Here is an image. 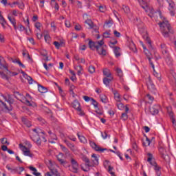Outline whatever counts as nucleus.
I'll list each match as a JSON object with an SVG mask.
<instances>
[{
	"mask_svg": "<svg viewBox=\"0 0 176 176\" xmlns=\"http://www.w3.org/2000/svg\"><path fill=\"white\" fill-rule=\"evenodd\" d=\"M87 41H89L88 45L91 50H96L97 53L99 54L100 56H107V50L104 47V45L105 44L104 39L94 42L88 38L85 42Z\"/></svg>",
	"mask_w": 176,
	"mask_h": 176,
	"instance_id": "f257e3e1",
	"label": "nucleus"
},
{
	"mask_svg": "<svg viewBox=\"0 0 176 176\" xmlns=\"http://www.w3.org/2000/svg\"><path fill=\"white\" fill-rule=\"evenodd\" d=\"M14 102V100L12 98L10 94L4 96L0 92V107L4 108L6 111H12V104Z\"/></svg>",
	"mask_w": 176,
	"mask_h": 176,
	"instance_id": "f03ea898",
	"label": "nucleus"
},
{
	"mask_svg": "<svg viewBox=\"0 0 176 176\" xmlns=\"http://www.w3.org/2000/svg\"><path fill=\"white\" fill-rule=\"evenodd\" d=\"M32 131H34V133L30 136L31 140H32V141L37 145H41L42 141L41 140L39 134H45V131H42L40 129H32Z\"/></svg>",
	"mask_w": 176,
	"mask_h": 176,
	"instance_id": "7ed1b4c3",
	"label": "nucleus"
},
{
	"mask_svg": "<svg viewBox=\"0 0 176 176\" xmlns=\"http://www.w3.org/2000/svg\"><path fill=\"white\" fill-rule=\"evenodd\" d=\"M80 159L84 162L85 166H82V170L85 172L90 171V167H93V163L90 162V160L87 157V156L84 154L80 155Z\"/></svg>",
	"mask_w": 176,
	"mask_h": 176,
	"instance_id": "20e7f679",
	"label": "nucleus"
},
{
	"mask_svg": "<svg viewBox=\"0 0 176 176\" xmlns=\"http://www.w3.org/2000/svg\"><path fill=\"white\" fill-rule=\"evenodd\" d=\"M14 97L15 98H16V100H19V101L25 100V104L28 105V107H33V108H35L36 107V103L27 100V98H25V97L23 96V95L19 91L14 92Z\"/></svg>",
	"mask_w": 176,
	"mask_h": 176,
	"instance_id": "39448f33",
	"label": "nucleus"
},
{
	"mask_svg": "<svg viewBox=\"0 0 176 176\" xmlns=\"http://www.w3.org/2000/svg\"><path fill=\"white\" fill-rule=\"evenodd\" d=\"M0 69H6L7 71L6 74L8 76H16L19 75V73L17 72H12L9 71L8 65L5 63L3 58H0Z\"/></svg>",
	"mask_w": 176,
	"mask_h": 176,
	"instance_id": "423d86ee",
	"label": "nucleus"
},
{
	"mask_svg": "<svg viewBox=\"0 0 176 176\" xmlns=\"http://www.w3.org/2000/svg\"><path fill=\"white\" fill-rule=\"evenodd\" d=\"M147 155L148 156V158L147 159V162H148V163H150L151 166H154L155 171V172L160 171V169L162 168H160V166H159L157 164H156V162L153 160V155L151 153H148Z\"/></svg>",
	"mask_w": 176,
	"mask_h": 176,
	"instance_id": "0eeeda50",
	"label": "nucleus"
},
{
	"mask_svg": "<svg viewBox=\"0 0 176 176\" xmlns=\"http://www.w3.org/2000/svg\"><path fill=\"white\" fill-rule=\"evenodd\" d=\"M6 168L12 174L21 175V173H23V171H24V167H10V166H7Z\"/></svg>",
	"mask_w": 176,
	"mask_h": 176,
	"instance_id": "6e6552de",
	"label": "nucleus"
},
{
	"mask_svg": "<svg viewBox=\"0 0 176 176\" xmlns=\"http://www.w3.org/2000/svg\"><path fill=\"white\" fill-rule=\"evenodd\" d=\"M159 152L162 159H164V160H165L166 162H168L170 160V156H168V155L167 154V151H166V148L163 147H160L159 148Z\"/></svg>",
	"mask_w": 176,
	"mask_h": 176,
	"instance_id": "1a4fd4ad",
	"label": "nucleus"
},
{
	"mask_svg": "<svg viewBox=\"0 0 176 176\" xmlns=\"http://www.w3.org/2000/svg\"><path fill=\"white\" fill-rule=\"evenodd\" d=\"M19 148L23 152V155L25 156H29V157H32V154L28 148L25 146L23 145L22 144H19Z\"/></svg>",
	"mask_w": 176,
	"mask_h": 176,
	"instance_id": "9d476101",
	"label": "nucleus"
},
{
	"mask_svg": "<svg viewBox=\"0 0 176 176\" xmlns=\"http://www.w3.org/2000/svg\"><path fill=\"white\" fill-rule=\"evenodd\" d=\"M166 2L169 5L168 10H170V16H175V9L174 8L175 4L173 0H166Z\"/></svg>",
	"mask_w": 176,
	"mask_h": 176,
	"instance_id": "9b49d317",
	"label": "nucleus"
},
{
	"mask_svg": "<svg viewBox=\"0 0 176 176\" xmlns=\"http://www.w3.org/2000/svg\"><path fill=\"white\" fill-rule=\"evenodd\" d=\"M89 145L90 146H91V148H93V149L96 150V152H104V151H107V148H102L101 147H100V146H98L97 144H96V142L90 141L89 142Z\"/></svg>",
	"mask_w": 176,
	"mask_h": 176,
	"instance_id": "f8f14e48",
	"label": "nucleus"
},
{
	"mask_svg": "<svg viewBox=\"0 0 176 176\" xmlns=\"http://www.w3.org/2000/svg\"><path fill=\"white\" fill-rule=\"evenodd\" d=\"M161 52L164 56H168L170 54V52H168V47H167V45L164 43H161L160 45Z\"/></svg>",
	"mask_w": 176,
	"mask_h": 176,
	"instance_id": "ddd939ff",
	"label": "nucleus"
},
{
	"mask_svg": "<svg viewBox=\"0 0 176 176\" xmlns=\"http://www.w3.org/2000/svg\"><path fill=\"white\" fill-rule=\"evenodd\" d=\"M146 85L150 91H155V90H156V87H155V84H153L151 78L147 79Z\"/></svg>",
	"mask_w": 176,
	"mask_h": 176,
	"instance_id": "4468645a",
	"label": "nucleus"
},
{
	"mask_svg": "<svg viewBox=\"0 0 176 176\" xmlns=\"http://www.w3.org/2000/svg\"><path fill=\"white\" fill-rule=\"evenodd\" d=\"M160 108V107L158 104H155L152 107H150V113H151V115H157V113H159Z\"/></svg>",
	"mask_w": 176,
	"mask_h": 176,
	"instance_id": "2eb2a0df",
	"label": "nucleus"
},
{
	"mask_svg": "<svg viewBox=\"0 0 176 176\" xmlns=\"http://www.w3.org/2000/svg\"><path fill=\"white\" fill-rule=\"evenodd\" d=\"M144 52L148 60V63H149L150 65H151L152 68L155 69V65L153 64V62L152 61V58L151 57V53L149 52V50H145Z\"/></svg>",
	"mask_w": 176,
	"mask_h": 176,
	"instance_id": "dca6fc26",
	"label": "nucleus"
},
{
	"mask_svg": "<svg viewBox=\"0 0 176 176\" xmlns=\"http://www.w3.org/2000/svg\"><path fill=\"white\" fill-rule=\"evenodd\" d=\"M47 166L50 170L51 173H57V169L54 168V164L53 163V162H52V160L48 161Z\"/></svg>",
	"mask_w": 176,
	"mask_h": 176,
	"instance_id": "f3484780",
	"label": "nucleus"
},
{
	"mask_svg": "<svg viewBox=\"0 0 176 176\" xmlns=\"http://www.w3.org/2000/svg\"><path fill=\"white\" fill-rule=\"evenodd\" d=\"M113 94L114 95V98L116 102H122V98H120V94L116 90H112Z\"/></svg>",
	"mask_w": 176,
	"mask_h": 176,
	"instance_id": "a211bd4d",
	"label": "nucleus"
},
{
	"mask_svg": "<svg viewBox=\"0 0 176 176\" xmlns=\"http://www.w3.org/2000/svg\"><path fill=\"white\" fill-rule=\"evenodd\" d=\"M165 61L169 67H173V58L170 56V54L168 56H164Z\"/></svg>",
	"mask_w": 176,
	"mask_h": 176,
	"instance_id": "6ab92c4d",
	"label": "nucleus"
},
{
	"mask_svg": "<svg viewBox=\"0 0 176 176\" xmlns=\"http://www.w3.org/2000/svg\"><path fill=\"white\" fill-rule=\"evenodd\" d=\"M8 19L9 20V21L11 23V24H12L14 29L15 30V31H17V23L16 22V19L10 16H8Z\"/></svg>",
	"mask_w": 176,
	"mask_h": 176,
	"instance_id": "aec40b11",
	"label": "nucleus"
},
{
	"mask_svg": "<svg viewBox=\"0 0 176 176\" xmlns=\"http://www.w3.org/2000/svg\"><path fill=\"white\" fill-rule=\"evenodd\" d=\"M65 143L68 146V148H69V149H71V151H72V152H75L76 151L77 148L75 146V144H72L68 140H65Z\"/></svg>",
	"mask_w": 176,
	"mask_h": 176,
	"instance_id": "412c9836",
	"label": "nucleus"
},
{
	"mask_svg": "<svg viewBox=\"0 0 176 176\" xmlns=\"http://www.w3.org/2000/svg\"><path fill=\"white\" fill-rule=\"evenodd\" d=\"M22 74L25 79H27L29 85H32V83H34V79H32V77L28 76V74H25L24 72H22Z\"/></svg>",
	"mask_w": 176,
	"mask_h": 176,
	"instance_id": "4be33fe9",
	"label": "nucleus"
},
{
	"mask_svg": "<svg viewBox=\"0 0 176 176\" xmlns=\"http://www.w3.org/2000/svg\"><path fill=\"white\" fill-rule=\"evenodd\" d=\"M113 80V77H104L103 78V83L105 85V86L108 87L109 86V83Z\"/></svg>",
	"mask_w": 176,
	"mask_h": 176,
	"instance_id": "5701e85b",
	"label": "nucleus"
},
{
	"mask_svg": "<svg viewBox=\"0 0 176 176\" xmlns=\"http://www.w3.org/2000/svg\"><path fill=\"white\" fill-rule=\"evenodd\" d=\"M91 157V163L94 165L93 167H94V166H98V157H97L96 154H92Z\"/></svg>",
	"mask_w": 176,
	"mask_h": 176,
	"instance_id": "b1692460",
	"label": "nucleus"
},
{
	"mask_svg": "<svg viewBox=\"0 0 176 176\" xmlns=\"http://www.w3.org/2000/svg\"><path fill=\"white\" fill-rule=\"evenodd\" d=\"M72 107L76 109V111H77L78 109L79 110V109H80V103L79 102V101H78V100H75L73 101V102L72 103Z\"/></svg>",
	"mask_w": 176,
	"mask_h": 176,
	"instance_id": "393cba45",
	"label": "nucleus"
},
{
	"mask_svg": "<svg viewBox=\"0 0 176 176\" xmlns=\"http://www.w3.org/2000/svg\"><path fill=\"white\" fill-rule=\"evenodd\" d=\"M21 120H22V122L23 123V124L27 126V127H31V126H32L31 121L28 120V119L27 118L22 117Z\"/></svg>",
	"mask_w": 176,
	"mask_h": 176,
	"instance_id": "a878e982",
	"label": "nucleus"
},
{
	"mask_svg": "<svg viewBox=\"0 0 176 176\" xmlns=\"http://www.w3.org/2000/svg\"><path fill=\"white\" fill-rule=\"evenodd\" d=\"M167 111L169 116L171 118L172 123L174 124L175 123V118H174V113L171 111V107H167Z\"/></svg>",
	"mask_w": 176,
	"mask_h": 176,
	"instance_id": "bb28decb",
	"label": "nucleus"
},
{
	"mask_svg": "<svg viewBox=\"0 0 176 176\" xmlns=\"http://www.w3.org/2000/svg\"><path fill=\"white\" fill-rule=\"evenodd\" d=\"M103 75L105 78H109L112 76V73L111 72V70L106 68L103 70Z\"/></svg>",
	"mask_w": 176,
	"mask_h": 176,
	"instance_id": "cd10ccee",
	"label": "nucleus"
},
{
	"mask_svg": "<svg viewBox=\"0 0 176 176\" xmlns=\"http://www.w3.org/2000/svg\"><path fill=\"white\" fill-rule=\"evenodd\" d=\"M54 45L56 49H60V47H61V46H64L65 43H64V41H54Z\"/></svg>",
	"mask_w": 176,
	"mask_h": 176,
	"instance_id": "c85d7f7f",
	"label": "nucleus"
},
{
	"mask_svg": "<svg viewBox=\"0 0 176 176\" xmlns=\"http://www.w3.org/2000/svg\"><path fill=\"white\" fill-rule=\"evenodd\" d=\"M51 6L52 8H54L56 10H58L60 9V6H58V3H57L56 0H51Z\"/></svg>",
	"mask_w": 176,
	"mask_h": 176,
	"instance_id": "c756f323",
	"label": "nucleus"
},
{
	"mask_svg": "<svg viewBox=\"0 0 176 176\" xmlns=\"http://www.w3.org/2000/svg\"><path fill=\"white\" fill-rule=\"evenodd\" d=\"M74 69L77 71V75L80 76L82 74V72L83 71V67H82V65H76L74 66Z\"/></svg>",
	"mask_w": 176,
	"mask_h": 176,
	"instance_id": "7c9ffc66",
	"label": "nucleus"
},
{
	"mask_svg": "<svg viewBox=\"0 0 176 176\" xmlns=\"http://www.w3.org/2000/svg\"><path fill=\"white\" fill-rule=\"evenodd\" d=\"M117 43L118 40L116 38H113L109 42V46L113 49V47H115V45H116Z\"/></svg>",
	"mask_w": 176,
	"mask_h": 176,
	"instance_id": "2f4dec72",
	"label": "nucleus"
},
{
	"mask_svg": "<svg viewBox=\"0 0 176 176\" xmlns=\"http://www.w3.org/2000/svg\"><path fill=\"white\" fill-rule=\"evenodd\" d=\"M129 49L131 50L133 53H137V47H135V44L134 43L131 42L129 45Z\"/></svg>",
	"mask_w": 176,
	"mask_h": 176,
	"instance_id": "473e14b6",
	"label": "nucleus"
},
{
	"mask_svg": "<svg viewBox=\"0 0 176 176\" xmlns=\"http://www.w3.org/2000/svg\"><path fill=\"white\" fill-rule=\"evenodd\" d=\"M116 57H120V47H115L113 48Z\"/></svg>",
	"mask_w": 176,
	"mask_h": 176,
	"instance_id": "72a5a7b5",
	"label": "nucleus"
},
{
	"mask_svg": "<svg viewBox=\"0 0 176 176\" xmlns=\"http://www.w3.org/2000/svg\"><path fill=\"white\" fill-rule=\"evenodd\" d=\"M77 136L78 139L80 140V142H82V144H87V140H86V138L83 135H80L79 133H77Z\"/></svg>",
	"mask_w": 176,
	"mask_h": 176,
	"instance_id": "f704fd0d",
	"label": "nucleus"
},
{
	"mask_svg": "<svg viewBox=\"0 0 176 176\" xmlns=\"http://www.w3.org/2000/svg\"><path fill=\"white\" fill-rule=\"evenodd\" d=\"M29 169H30V171L33 172L32 174L34 175H41V173H38L35 167L29 166Z\"/></svg>",
	"mask_w": 176,
	"mask_h": 176,
	"instance_id": "c9c22d12",
	"label": "nucleus"
},
{
	"mask_svg": "<svg viewBox=\"0 0 176 176\" xmlns=\"http://www.w3.org/2000/svg\"><path fill=\"white\" fill-rule=\"evenodd\" d=\"M38 89L39 93H47V88H46L41 85H38Z\"/></svg>",
	"mask_w": 176,
	"mask_h": 176,
	"instance_id": "e433bc0d",
	"label": "nucleus"
},
{
	"mask_svg": "<svg viewBox=\"0 0 176 176\" xmlns=\"http://www.w3.org/2000/svg\"><path fill=\"white\" fill-rule=\"evenodd\" d=\"M100 101H102L104 104H107L108 102V98H107V96L105 94H101L100 95Z\"/></svg>",
	"mask_w": 176,
	"mask_h": 176,
	"instance_id": "4c0bfd02",
	"label": "nucleus"
},
{
	"mask_svg": "<svg viewBox=\"0 0 176 176\" xmlns=\"http://www.w3.org/2000/svg\"><path fill=\"white\" fill-rule=\"evenodd\" d=\"M12 63L14 64H18L19 67H21L22 68H25V65H24V64H23L20 60L14 59Z\"/></svg>",
	"mask_w": 176,
	"mask_h": 176,
	"instance_id": "58836bf2",
	"label": "nucleus"
},
{
	"mask_svg": "<svg viewBox=\"0 0 176 176\" xmlns=\"http://www.w3.org/2000/svg\"><path fill=\"white\" fill-rule=\"evenodd\" d=\"M116 72L117 73L118 76H119V78L123 77V72L122 71V69L117 67L116 68Z\"/></svg>",
	"mask_w": 176,
	"mask_h": 176,
	"instance_id": "ea45409f",
	"label": "nucleus"
},
{
	"mask_svg": "<svg viewBox=\"0 0 176 176\" xmlns=\"http://www.w3.org/2000/svg\"><path fill=\"white\" fill-rule=\"evenodd\" d=\"M48 134H50V137L51 138V140H53L55 141L57 140V135H56V134L52 133L50 130L48 131Z\"/></svg>",
	"mask_w": 176,
	"mask_h": 176,
	"instance_id": "a19ab883",
	"label": "nucleus"
},
{
	"mask_svg": "<svg viewBox=\"0 0 176 176\" xmlns=\"http://www.w3.org/2000/svg\"><path fill=\"white\" fill-rule=\"evenodd\" d=\"M116 106L117 108L120 109V111H123V109H124V104H123V103H121V102H117Z\"/></svg>",
	"mask_w": 176,
	"mask_h": 176,
	"instance_id": "79ce46f5",
	"label": "nucleus"
},
{
	"mask_svg": "<svg viewBox=\"0 0 176 176\" xmlns=\"http://www.w3.org/2000/svg\"><path fill=\"white\" fill-rule=\"evenodd\" d=\"M113 24V21H112V19H110L109 21H107L105 22L104 25L107 28H110V27H112V25Z\"/></svg>",
	"mask_w": 176,
	"mask_h": 176,
	"instance_id": "37998d69",
	"label": "nucleus"
},
{
	"mask_svg": "<svg viewBox=\"0 0 176 176\" xmlns=\"http://www.w3.org/2000/svg\"><path fill=\"white\" fill-rule=\"evenodd\" d=\"M60 149L63 151V152H64L66 155H68V153H69V150H68V148H67V147H65L64 145L60 144Z\"/></svg>",
	"mask_w": 176,
	"mask_h": 176,
	"instance_id": "c03bdc74",
	"label": "nucleus"
},
{
	"mask_svg": "<svg viewBox=\"0 0 176 176\" xmlns=\"http://www.w3.org/2000/svg\"><path fill=\"white\" fill-rule=\"evenodd\" d=\"M153 69V75L154 76H155V78H157V79H158V80H162V76H160V74H159L158 73L156 72V70H155V66H154V69Z\"/></svg>",
	"mask_w": 176,
	"mask_h": 176,
	"instance_id": "a18cd8bd",
	"label": "nucleus"
},
{
	"mask_svg": "<svg viewBox=\"0 0 176 176\" xmlns=\"http://www.w3.org/2000/svg\"><path fill=\"white\" fill-rule=\"evenodd\" d=\"M143 38H144V39H145L147 43H148V45H150V46H152V41L149 38V36H148V34L144 35Z\"/></svg>",
	"mask_w": 176,
	"mask_h": 176,
	"instance_id": "49530a36",
	"label": "nucleus"
},
{
	"mask_svg": "<svg viewBox=\"0 0 176 176\" xmlns=\"http://www.w3.org/2000/svg\"><path fill=\"white\" fill-rule=\"evenodd\" d=\"M88 72H89V74H94V72H96V67L93 65H90L88 68Z\"/></svg>",
	"mask_w": 176,
	"mask_h": 176,
	"instance_id": "de8ad7c7",
	"label": "nucleus"
},
{
	"mask_svg": "<svg viewBox=\"0 0 176 176\" xmlns=\"http://www.w3.org/2000/svg\"><path fill=\"white\" fill-rule=\"evenodd\" d=\"M101 135H102V138H103V140H107V138H108V137H109V138H110V137H111V135H108V133H107V132L106 131H104V132H101Z\"/></svg>",
	"mask_w": 176,
	"mask_h": 176,
	"instance_id": "09e8293b",
	"label": "nucleus"
},
{
	"mask_svg": "<svg viewBox=\"0 0 176 176\" xmlns=\"http://www.w3.org/2000/svg\"><path fill=\"white\" fill-rule=\"evenodd\" d=\"M0 23L1 24L3 28H6V21L5 20V18H1V19H0Z\"/></svg>",
	"mask_w": 176,
	"mask_h": 176,
	"instance_id": "8fccbe9b",
	"label": "nucleus"
},
{
	"mask_svg": "<svg viewBox=\"0 0 176 176\" xmlns=\"http://www.w3.org/2000/svg\"><path fill=\"white\" fill-rule=\"evenodd\" d=\"M122 10H124V13H130V8L127 6H122Z\"/></svg>",
	"mask_w": 176,
	"mask_h": 176,
	"instance_id": "3c124183",
	"label": "nucleus"
},
{
	"mask_svg": "<svg viewBox=\"0 0 176 176\" xmlns=\"http://www.w3.org/2000/svg\"><path fill=\"white\" fill-rule=\"evenodd\" d=\"M121 119L123 120H127L129 119V116L127 115V113H122L121 115Z\"/></svg>",
	"mask_w": 176,
	"mask_h": 176,
	"instance_id": "603ef678",
	"label": "nucleus"
},
{
	"mask_svg": "<svg viewBox=\"0 0 176 176\" xmlns=\"http://www.w3.org/2000/svg\"><path fill=\"white\" fill-rule=\"evenodd\" d=\"M0 76L2 78V79H6V80H9V78L8 77V75L5 74L3 72H0Z\"/></svg>",
	"mask_w": 176,
	"mask_h": 176,
	"instance_id": "864d4df0",
	"label": "nucleus"
},
{
	"mask_svg": "<svg viewBox=\"0 0 176 176\" xmlns=\"http://www.w3.org/2000/svg\"><path fill=\"white\" fill-rule=\"evenodd\" d=\"M95 112L97 113V115H98L99 116H101V115H102V111H101V109H98V107H95Z\"/></svg>",
	"mask_w": 176,
	"mask_h": 176,
	"instance_id": "5fc2aeb1",
	"label": "nucleus"
},
{
	"mask_svg": "<svg viewBox=\"0 0 176 176\" xmlns=\"http://www.w3.org/2000/svg\"><path fill=\"white\" fill-rule=\"evenodd\" d=\"M85 23H86V24H87L88 25H89V27H90L91 28H93V25H94V23H93V21H91V20H90V19L86 20V21H85Z\"/></svg>",
	"mask_w": 176,
	"mask_h": 176,
	"instance_id": "6e6d98bb",
	"label": "nucleus"
},
{
	"mask_svg": "<svg viewBox=\"0 0 176 176\" xmlns=\"http://www.w3.org/2000/svg\"><path fill=\"white\" fill-rule=\"evenodd\" d=\"M44 38H45V41L47 43H49L50 42V35L49 34H45L44 36Z\"/></svg>",
	"mask_w": 176,
	"mask_h": 176,
	"instance_id": "4d7b16f0",
	"label": "nucleus"
},
{
	"mask_svg": "<svg viewBox=\"0 0 176 176\" xmlns=\"http://www.w3.org/2000/svg\"><path fill=\"white\" fill-rule=\"evenodd\" d=\"M99 10L102 13H104V12L107 10V8L104 6H99Z\"/></svg>",
	"mask_w": 176,
	"mask_h": 176,
	"instance_id": "13d9d810",
	"label": "nucleus"
},
{
	"mask_svg": "<svg viewBox=\"0 0 176 176\" xmlns=\"http://www.w3.org/2000/svg\"><path fill=\"white\" fill-rule=\"evenodd\" d=\"M91 101L95 108H97V107H98V102H97L96 100H94V98H92V99H91Z\"/></svg>",
	"mask_w": 176,
	"mask_h": 176,
	"instance_id": "bf43d9fd",
	"label": "nucleus"
},
{
	"mask_svg": "<svg viewBox=\"0 0 176 176\" xmlns=\"http://www.w3.org/2000/svg\"><path fill=\"white\" fill-rule=\"evenodd\" d=\"M34 27H36L38 30V31H41V27H42V23L39 22H36Z\"/></svg>",
	"mask_w": 176,
	"mask_h": 176,
	"instance_id": "052dcab7",
	"label": "nucleus"
},
{
	"mask_svg": "<svg viewBox=\"0 0 176 176\" xmlns=\"http://www.w3.org/2000/svg\"><path fill=\"white\" fill-rule=\"evenodd\" d=\"M58 161L60 163V164H62V166H65V164H67V162L64 161V160L59 158L58 157Z\"/></svg>",
	"mask_w": 176,
	"mask_h": 176,
	"instance_id": "680f3d73",
	"label": "nucleus"
},
{
	"mask_svg": "<svg viewBox=\"0 0 176 176\" xmlns=\"http://www.w3.org/2000/svg\"><path fill=\"white\" fill-rule=\"evenodd\" d=\"M1 144H6L7 145H9V142H8V139H6L5 138H1Z\"/></svg>",
	"mask_w": 176,
	"mask_h": 176,
	"instance_id": "e2e57ef3",
	"label": "nucleus"
},
{
	"mask_svg": "<svg viewBox=\"0 0 176 176\" xmlns=\"http://www.w3.org/2000/svg\"><path fill=\"white\" fill-rule=\"evenodd\" d=\"M77 112H78L80 116H85V112L82 110V108L80 107V109L77 110Z\"/></svg>",
	"mask_w": 176,
	"mask_h": 176,
	"instance_id": "0e129e2a",
	"label": "nucleus"
},
{
	"mask_svg": "<svg viewBox=\"0 0 176 176\" xmlns=\"http://www.w3.org/2000/svg\"><path fill=\"white\" fill-rule=\"evenodd\" d=\"M19 31L21 32L23 31H25V27H24V25H21V24H19Z\"/></svg>",
	"mask_w": 176,
	"mask_h": 176,
	"instance_id": "69168bd1",
	"label": "nucleus"
},
{
	"mask_svg": "<svg viewBox=\"0 0 176 176\" xmlns=\"http://www.w3.org/2000/svg\"><path fill=\"white\" fill-rule=\"evenodd\" d=\"M41 54L43 57H46V56H47V51H46L45 50H43L41 51Z\"/></svg>",
	"mask_w": 176,
	"mask_h": 176,
	"instance_id": "338daca9",
	"label": "nucleus"
},
{
	"mask_svg": "<svg viewBox=\"0 0 176 176\" xmlns=\"http://www.w3.org/2000/svg\"><path fill=\"white\" fill-rule=\"evenodd\" d=\"M72 166L74 167H78V162L74 159H72L71 160Z\"/></svg>",
	"mask_w": 176,
	"mask_h": 176,
	"instance_id": "774afa93",
	"label": "nucleus"
}]
</instances>
